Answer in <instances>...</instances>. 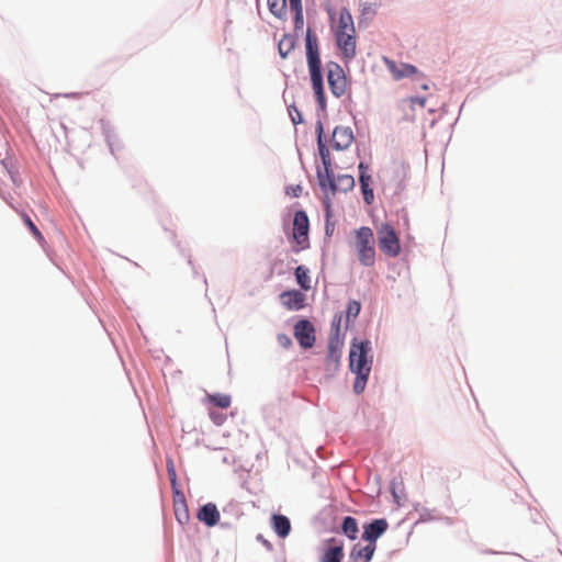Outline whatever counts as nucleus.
<instances>
[{"mask_svg":"<svg viewBox=\"0 0 562 562\" xmlns=\"http://www.w3.org/2000/svg\"><path fill=\"white\" fill-rule=\"evenodd\" d=\"M370 341H353L349 352V366L356 373L353 390L357 394L363 392L371 371Z\"/></svg>","mask_w":562,"mask_h":562,"instance_id":"f257e3e1","label":"nucleus"},{"mask_svg":"<svg viewBox=\"0 0 562 562\" xmlns=\"http://www.w3.org/2000/svg\"><path fill=\"white\" fill-rule=\"evenodd\" d=\"M349 247L361 266H374L376 259L375 239L370 227L362 226L355 229L350 235Z\"/></svg>","mask_w":562,"mask_h":562,"instance_id":"f03ea898","label":"nucleus"},{"mask_svg":"<svg viewBox=\"0 0 562 562\" xmlns=\"http://www.w3.org/2000/svg\"><path fill=\"white\" fill-rule=\"evenodd\" d=\"M306 38V58L311 76L312 87L316 95V100L322 109L325 108V93L323 87L322 61L319 56L318 37Z\"/></svg>","mask_w":562,"mask_h":562,"instance_id":"7ed1b4c3","label":"nucleus"},{"mask_svg":"<svg viewBox=\"0 0 562 562\" xmlns=\"http://www.w3.org/2000/svg\"><path fill=\"white\" fill-rule=\"evenodd\" d=\"M378 244L380 250L387 257L395 258L401 254V243L394 227L383 223L376 227Z\"/></svg>","mask_w":562,"mask_h":562,"instance_id":"20e7f679","label":"nucleus"},{"mask_svg":"<svg viewBox=\"0 0 562 562\" xmlns=\"http://www.w3.org/2000/svg\"><path fill=\"white\" fill-rule=\"evenodd\" d=\"M331 30L335 35H353L356 32L352 16L348 9L339 10L329 9Z\"/></svg>","mask_w":562,"mask_h":562,"instance_id":"39448f33","label":"nucleus"},{"mask_svg":"<svg viewBox=\"0 0 562 562\" xmlns=\"http://www.w3.org/2000/svg\"><path fill=\"white\" fill-rule=\"evenodd\" d=\"M382 60L395 81H400L405 78H411L416 75H419L422 78H424V75L419 72V70L414 65L406 63H396L386 56H384Z\"/></svg>","mask_w":562,"mask_h":562,"instance_id":"423d86ee","label":"nucleus"},{"mask_svg":"<svg viewBox=\"0 0 562 562\" xmlns=\"http://www.w3.org/2000/svg\"><path fill=\"white\" fill-rule=\"evenodd\" d=\"M308 227L310 222L304 211H297L293 220V238L300 246L297 250L308 246Z\"/></svg>","mask_w":562,"mask_h":562,"instance_id":"0eeeda50","label":"nucleus"},{"mask_svg":"<svg viewBox=\"0 0 562 562\" xmlns=\"http://www.w3.org/2000/svg\"><path fill=\"white\" fill-rule=\"evenodd\" d=\"M327 81L335 97L339 98L346 93L347 80L342 68L338 64L330 63L328 65Z\"/></svg>","mask_w":562,"mask_h":562,"instance_id":"6e6552de","label":"nucleus"},{"mask_svg":"<svg viewBox=\"0 0 562 562\" xmlns=\"http://www.w3.org/2000/svg\"><path fill=\"white\" fill-rule=\"evenodd\" d=\"M294 337L302 348H312L315 342V329L310 321L301 319L294 326Z\"/></svg>","mask_w":562,"mask_h":562,"instance_id":"1a4fd4ad","label":"nucleus"},{"mask_svg":"<svg viewBox=\"0 0 562 562\" xmlns=\"http://www.w3.org/2000/svg\"><path fill=\"white\" fill-rule=\"evenodd\" d=\"M353 142L352 130L348 126H336L331 135V147L336 150L347 149Z\"/></svg>","mask_w":562,"mask_h":562,"instance_id":"9d476101","label":"nucleus"},{"mask_svg":"<svg viewBox=\"0 0 562 562\" xmlns=\"http://www.w3.org/2000/svg\"><path fill=\"white\" fill-rule=\"evenodd\" d=\"M281 304L289 311L304 308L306 295L299 290H289L280 294Z\"/></svg>","mask_w":562,"mask_h":562,"instance_id":"9b49d317","label":"nucleus"},{"mask_svg":"<svg viewBox=\"0 0 562 562\" xmlns=\"http://www.w3.org/2000/svg\"><path fill=\"white\" fill-rule=\"evenodd\" d=\"M387 528L389 522L385 519H374L370 524L363 526L362 539L368 543H375L378 538H380Z\"/></svg>","mask_w":562,"mask_h":562,"instance_id":"f8f14e48","label":"nucleus"},{"mask_svg":"<svg viewBox=\"0 0 562 562\" xmlns=\"http://www.w3.org/2000/svg\"><path fill=\"white\" fill-rule=\"evenodd\" d=\"M359 169V182L363 194V200L367 204H371L374 200L373 190L370 187L372 183V177L369 173V166L364 162H360Z\"/></svg>","mask_w":562,"mask_h":562,"instance_id":"ddd939ff","label":"nucleus"},{"mask_svg":"<svg viewBox=\"0 0 562 562\" xmlns=\"http://www.w3.org/2000/svg\"><path fill=\"white\" fill-rule=\"evenodd\" d=\"M344 557L342 543L335 538H330L327 540V548L321 558V562H341Z\"/></svg>","mask_w":562,"mask_h":562,"instance_id":"4468645a","label":"nucleus"},{"mask_svg":"<svg viewBox=\"0 0 562 562\" xmlns=\"http://www.w3.org/2000/svg\"><path fill=\"white\" fill-rule=\"evenodd\" d=\"M376 549V543H368L366 546L355 544L350 559L352 562H370Z\"/></svg>","mask_w":562,"mask_h":562,"instance_id":"2eb2a0df","label":"nucleus"},{"mask_svg":"<svg viewBox=\"0 0 562 562\" xmlns=\"http://www.w3.org/2000/svg\"><path fill=\"white\" fill-rule=\"evenodd\" d=\"M198 518L205 525L212 527L218 522L220 512L215 504L207 503L199 510Z\"/></svg>","mask_w":562,"mask_h":562,"instance_id":"dca6fc26","label":"nucleus"},{"mask_svg":"<svg viewBox=\"0 0 562 562\" xmlns=\"http://www.w3.org/2000/svg\"><path fill=\"white\" fill-rule=\"evenodd\" d=\"M356 37H337V47L346 60H350L356 56Z\"/></svg>","mask_w":562,"mask_h":562,"instance_id":"f3484780","label":"nucleus"},{"mask_svg":"<svg viewBox=\"0 0 562 562\" xmlns=\"http://www.w3.org/2000/svg\"><path fill=\"white\" fill-rule=\"evenodd\" d=\"M272 527L276 533L281 538H285L291 531V522L289 518L283 515L272 516Z\"/></svg>","mask_w":562,"mask_h":562,"instance_id":"a211bd4d","label":"nucleus"},{"mask_svg":"<svg viewBox=\"0 0 562 562\" xmlns=\"http://www.w3.org/2000/svg\"><path fill=\"white\" fill-rule=\"evenodd\" d=\"M290 10L294 14V29L296 32H303L304 27V18L302 10V1L301 0H289Z\"/></svg>","mask_w":562,"mask_h":562,"instance_id":"6ab92c4d","label":"nucleus"},{"mask_svg":"<svg viewBox=\"0 0 562 562\" xmlns=\"http://www.w3.org/2000/svg\"><path fill=\"white\" fill-rule=\"evenodd\" d=\"M319 186L324 190H329L331 194H335L336 178L334 177L330 167L324 168V173L318 172Z\"/></svg>","mask_w":562,"mask_h":562,"instance_id":"aec40b11","label":"nucleus"},{"mask_svg":"<svg viewBox=\"0 0 562 562\" xmlns=\"http://www.w3.org/2000/svg\"><path fill=\"white\" fill-rule=\"evenodd\" d=\"M205 402L212 404L213 406L225 409L231 406L232 397L228 394L221 393L206 394Z\"/></svg>","mask_w":562,"mask_h":562,"instance_id":"412c9836","label":"nucleus"},{"mask_svg":"<svg viewBox=\"0 0 562 562\" xmlns=\"http://www.w3.org/2000/svg\"><path fill=\"white\" fill-rule=\"evenodd\" d=\"M310 270L304 266H299L295 269V279L297 284L305 291L312 289L311 278L308 274Z\"/></svg>","mask_w":562,"mask_h":562,"instance_id":"4be33fe9","label":"nucleus"},{"mask_svg":"<svg viewBox=\"0 0 562 562\" xmlns=\"http://www.w3.org/2000/svg\"><path fill=\"white\" fill-rule=\"evenodd\" d=\"M342 532L351 540L357 538L358 535V522L357 520L351 517L347 516L344 518L342 525H341Z\"/></svg>","mask_w":562,"mask_h":562,"instance_id":"5701e85b","label":"nucleus"},{"mask_svg":"<svg viewBox=\"0 0 562 562\" xmlns=\"http://www.w3.org/2000/svg\"><path fill=\"white\" fill-rule=\"evenodd\" d=\"M355 187V178L351 175H341L336 179L335 193L348 192Z\"/></svg>","mask_w":562,"mask_h":562,"instance_id":"b1692460","label":"nucleus"},{"mask_svg":"<svg viewBox=\"0 0 562 562\" xmlns=\"http://www.w3.org/2000/svg\"><path fill=\"white\" fill-rule=\"evenodd\" d=\"M269 11L277 18L282 19L286 13V0H268Z\"/></svg>","mask_w":562,"mask_h":562,"instance_id":"393cba45","label":"nucleus"},{"mask_svg":"<svg viewBox=\"0 0 562 562\" xmlns=\"http://www.w3.org/2000/svg\"><path fill=\"white\" fill-rule=\"evenodd\" d=\"M322 125L318 126V150L324 165V168L330 167L329 150L322 140Z\"/></svg>","mask_w":562,"mask_h":562,"instance_id":"a878e982","label":"nucleus"},{"mask_svg":"<svg viewBox=\"0 0 562 562\" xmlns=\"http://www.w3.org/2000/svg\"><path fill=\"white\" fill-rule=\"evenodd\" d=\"M175 516L179 524L186 525L190 519V514L187 504H180L173 506Z\"/></svg>","mask_w":562,"mask_h":562,"instance_id":"bb28decb","label":"nucleus"},{"mask_svg":"<svg viewBox=\"0 0 562 562\" xmlns=\"http://www.w3.org/2000/svg\"><path fill=\"white\" fill-rule=\"evenodd\" d=\"M295 43L294 37H282L278 44L279 53L282 58H285L293 49Z\"/></svg>","mask_w":562,"mask_h":562,"instance_id":"cd10ccee","label":"nucleus"},{"mask_svg":"<svg viewBox=\"0 0 562 562\" xmlns=\"http://www.w3.org/2000/svg\"><path fill=\"white\" fill-rule=\"evenodd\" d=\"M22 218H23V222L25 223V225L29 227V229L31 231L32 235L36 238V240L38 243H44L45 239H44V236L42 235V233L38 231V228L36 227V225L32 222V220L30 218V216L25 213L22 214Z\"/></svg>","mask_w":562,"mask_h":562,"instance_id":"c85d7f7f","label":"nucleus"},{"mask_svg":"<svg viewBox=\"0 0 562 562\" xmlns=\"http://www.w3.org/2000/svg\"><path fill=\"white\" fill-rule=\"evenodd\" d=\"M360 310H361V305L358 301H350L347 305V311H346L347 322L350 318H356L359 315Z\"/></svg>","mask_w":562,"mask_h":562,"instance_id":"c756f323","label":"nucleus"},{"mask_svg":"<svg viewBox=\"0 0 562 562\" xmlns=\"http://www.w3.org/2000/svg\"><path fill=\"white\" fill-rule=\"evenodd\" d=\"M209 416L213 424L216 426H222L226 422V415L213 408L209 409Z\"/></svg>","mask_w":562,"mask_h":562,"instance_id":"7c9ffc66","label":"nucleus"},{"mask_svg":"<svg viewBox=\"0 0 562 562\" xmlns=\"http://www.w3.org/2000/svg\"><path fill=\"white\" fill-rule=\"evenodd\" d=\"M404 102L408 103L409 108L412 110L415 109V105H418L420 108H425L426 106V102H427V99L424 98V97H409L407 99H404L403 100Z\"/></svg>","mask_w":562,"mask_h":562,"instance_id":"2f4dec72","label":"nucleus"},{"mask_svg":"<svg viewBox=\"0 0 562 562\" xmlns=\"http://www.w3.org/2000/svg\"><path fill=\"white\" fill-rule=\"evenodd\" d=\"M289 114L291 116V120H292L293 124L296 125V124L302 123V121H303L302 115H301L300 111L295 106L291 105L289 108Z\"/></svg>","mask_w":562,"mask_h":562,"instance_id":"473e14b6","label":"nucleus"},{"mask_svg":"<svg viewBox=\"0 0 562 562\" xmlns=\"http://www.w3.org/2000/svg\"><path fill=\"white\" fill-rule=\"evenodd\" d=\"M277 341L284 349L290 348L292 345V340H291L290 336H288L286 334H279L277 336Z\"/></svg>","mask_w":562,"mask_h":562,"instance_id":"72a5a7b5","label":"nucleus"},{"mask_svg":"<svg viewBox=\"0 0 562 562\" xmlns=\"http://www.w3.org/2000/svg\"><path fill=\"white\" fill-rule=\"evenodd\" d=\"M173 491V506L180 504H187L184 494L176 486Z\"/></svg>","mask_w":562,"mask_h":562,"instance_id":"f704fd0d","label":"nucleus"},{"mask_svg":"<svg viewBox=\"0 0 562 562\" xmlns=\"http://www.w3.org/2000/svg\"><path fill=\"white\" fill-rule=\"evenodd\" d=\"M167 471H168L169 480H170V483H171V487L175 488L178 485H177V473H176V470H175V467H173L172 462L168 463Z\"/></svg>","mask_w":562,"mask_h":562,"instance_id":"c9c22d12","label":"nucleus"},{"mask_svg":"<svg viewBox=\"0 0 562 562\" xmlns=\"http://www.w3.org/2000/svg\"><path fill=\"white\" fill-rule=\"evenodd\" d=\"M327 361L329 364H333L335 368H337L339 362V357L335 353L334 350H330V352L327 356Z\"/></svg>","mask_w":562,"mask_h":562,"instance_id":"e433bc0d","label":"nucleus"},{"mask_svg":"<svg viewBox=\"0 0 562 562\" xmlns=\"http://www.w3.org/2000/svg\"><path fill=\"white\" fill-rule=\"evenodd\" d=\"M302 192V188L300 186L291 187L286 190L288 194H291L292 196H299Z\"/></svg>","mask_w":562,"mask_h":562,"instance_id":"4c0bfd02","label":"nucleus"},{"mask_svg":"<svg viewBox=\"0 0 562 562\" xmlns=\"http://www.w3.org/2000/svg\"><path fill=\"white\" fill-rule=\"evenodd\" d=\"M396 167H397L398 171H401L403 173L404 177L407 175V172L409 170V165L406 162H403V161L398 162L396 165Z\"/></svg>","mask_w":562,"mask_h":562,"instance_id":"58836bf2","label":"nucleus"},{"mask_svg":"<svg viewBox=\"0 0 562 562\" xmlns=\"http://www.w3.org/2000/svg\"><path fill=\"white\" fill-rule=\"evenodd\" d=\"M422 88H423L424 90H427V89H428V86H427L426 83H424V85L422 86Z\"/></svg>","mask_w":562,"mask_h":562,"instance_id":"ea45409f","label":"nucleus"},{"mask_svg":"<svg viewBox=\"0 0 562 562\" xmlns=\"http://www.w3.org/2000/svg\"><path fill=\"white\" fill-rule=\"evenodd\" d=\"M366 11H369V8H363L362 9L363 14L366 13Z\"/></svg>","mask_w":562,"mask_h":562,"instance_id":"a19ab883","label":"nucleus"},{"mask_svg":"<svg viewBox=\"0 0 562 562\" xmlns=\"http://www.w3.org/2000/svg\"><path fill=\"white\" fill-rule=\"evenodd\" d=\"M366 11H369V8H363L362 9L363 14L366 13Z\"/></svg>","mask_w":562,"mask_h":562,"instance_id":"79ce46f5","label":"nucleus"},{"mask_svg":"<svg viewBox=\"0 0 562 562\" xmlns=\"http://www.w3.org/2000/svg\"><path fill=\"white\" fill-rule=\"evenodd\" d=\"M310 35H311V31L308 29L307 32H306V36H310Z\"/></svg>","mask_w":562,"mask_h":562,"instance_id":"37998d69","label":"nucleus"}]
</instances>
